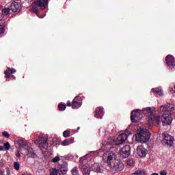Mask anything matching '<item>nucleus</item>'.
I'll list each match as a JSON object with an SVG mask.
<instances>
[{"label": "nucleus", "mask_w": 175, "mask_h": 175, "mask_svg": "<svg viewBox=\"0 0 175 175\" xmlns=\"http://www.w3.org/2000/svg\"><path fill=\"white\" fill-rule=\"evenodd\" d=\"M78 129H80V127H78Z\"/></svg>", "instance_id": "49"}, {"label": "nucleus", "mask_w": 175, "mask_h": 175, "mask_svg": "<svg viewBox=\"0 0 175 175\" xmlns=\"http://www.w3.org/2000/svg\"><path fill=\"white\" fill-rule=\"evenodd\" d=\"M16 157H17L18 158H20V157H21V154H20V152H17L16 153Z\"/></svg>", "instance_id": "40"}, {"label": "nucleus", "mask_w": 175, "mask_h": 175, "mask_svg": "<svg viewBox=\"0 0 175 175\" xmlns=\"http://www.w3.org/2000/svg\"><path fill=\"white\" fill-rule=\"evenodd\" d=\"M87 157H88V154L81 157L79 159V161L81 163L80 169L82 172L83 175H90V173H91V169L90 168V166L85 164L88 162Z\"/></svg>", "instance_id": "6"}, {"label": "nucleus", "mask_w": 175, "mask_h": 175, "mask_svg": "<svg viewBox=\"0 0 175 175\" xmlns=\"http://www.w3.org/2000/svg\"><path fill=\"white\" fill-rule=\"evenodd\" d=\"M0 174H2V171H1V172H0Z\"/></svg>", "instance_id": "48"}, {"label": "nucleus", "mask_w": 175, "mask_h": 175, "mask_svg": "<svg viewBox=\"0 0 175 175\" xmlns=\"http://www.w3.org/2000/svg\"><path fill=\"white\" fill-rule=\"evenodd\" d=\"M57 172H58L59 174H60V175L66 174V169H65L64 167H61L57 170Z\"/></svg>", "instance_id": "22"}, {"label": "nucleus", "mask_w": 175, "mask_h": 175, "mask_svg": "<svg viewBox=\"0 0 175 175\" xmlns=\"http://www.w3.org/2000/svg\"><path fill=\"white\" fill-rule=\"evenodd\" d=\"M7 175H10V170L9 168H7Z\"/></svg>", "instance_id": "45"}, {"label": "nucleus", "mask_w": 175, "mask_h": 175, "mask_svg": "<svg viewBox=\"0 0 175 175\" xmlns=\"http://www.w3.org/2000/svg\"><path fill=\"white\" fill-rule=\"evenodd\" d=\"M4 147L5 150H10V144H9V142H5L4 144Z\"/></svg>", "instance_id": "34"}, {"label": "nucleus", "mask_w": 175, "mask_h": 175, "mask_svg": "<svg viewBox=\"0 0 175 175\" xmlns=\"http://www.w3.org/2000/svg\"><path fill=\"white\" fill-rule=\"evenodd\" d=\"M18 144L19 147H27V142L24 140H19L18 142Z\"/></svg>", "instance_id": "25"}, {"label": "nucleus", "mask_w": 175, "mask_h": 175, "mask_svg": "<svg viewBox=\"0 0 175 175\" xmlns=\"http://www.w3.org/2000/svg\"><path fill=\"white\" fill-rule=\"evenodd\" d=\"M103 159L112 170H116L117 172L124 170V163H122V161L117 160V154L114 152L108 151L105 152L103 155Z\"/></svg>", "instance_id": "1"}, {"label": "nucleus", "mask_w": 175, "mask_h": 175, "mask_svg": "<svg viewBox=\"0 0 175 175\" xmlns=\"http://www.w3.org/2000/svg\"><path fill=\"white\" fill-rule=\"evenodd\" d=\"M165 62L167 66H169L170 68H174L175 66L174 57H173V56H172L171 55H169L165 57Z\"/></svg>", "instance_id": "12"}, {"label": "nucleus", "mask_w": 175, "mask_h": 175, "mask_svg": "<svg viewBox=\"0 0 175 175\" xmlns=\"http://www.w3.org/2000/svg\"><path fill=\"white\" fill-rule=\"evenodd\" d=\"M162 143L164 146H166V147H172L173 144H174V138H173L172 135L163 133Z\"/></svg>", "instance_id": "7"}, {"label": "nucleus", "mask_w": 175, "mask_h": 175, "mask_svg": "<svg viewBox=\"0 0 175 175\" xmlns=\"http://www.w3.org/2000/svg\"><path fill=\"white\" fill-rule=\"evenodd\" d=\"M5 32V28L0 27V33H3Z\"/></svg>", "instance_id": "39"}, {"label": "nucleus", "mask_w": 175, "mask_h": 175, "mask_svg": "<svg viewBox=\"0 0 175 175\" xmlns=\"http://www.w3.org/2000/svg\"><path fill=\"white\" fill-rule=\"evenodd\" d=\"M10 8H4L2 10V14H3V16H8V14H9V13H10Z\"/></svg>", "instance_id": "26"}, {"label": "nucleus", "mask_w": 175, "mask_h": 175, "mask_svg": "<svg viewBox=\"0 0 175 175\" xmlns=\"http://www.w3.org/2000/svg\"><path fill=\"white\" fill-rule=\"evenodd\" d=\"M43 1V3H44L45 5H47L49 3V0H42Z\"/></svg>", "instance_id": "43"}, {"label": "nucleus", "mask_w": 175, "mask_h": 175, "mask_svg": "<svg viewBox=\"0 0 175 175\" xmlns=\"http://www.w3.org/2000/svg\"><path fill=\"white\" fill-rule=\"evenodd\" d=\"M166 174H167V173L165 170L160 172V175H166Z\"/></svg>", "instance_id": "38"}, {"label": "nucleus", "mask_w": 175, "mask_h": 175, "mask_svg": "<svg viewBox=\"0 0 175 175\" xmlns=\"http://www.w3.org/2000/svg\"><path fill=\"white\" fill-rule=\"evenodd\" d=\"M11 74L16 73V69H10Z\"/></svg>", "instance_id": "42"}, {"label": "nucleus", "mask_w": 175, "mask_h": 175, "mask_svg": "<svg viewBox=\"0 0 175 175\" xmlns=\"http://www.w3.org/2000/svg\"><path fill=\"white\" fill-rule=\"evenodd\" d=\"M49 137L46 135H42L39 136V147L42 151H46L49 147V143H47Z\"/></svg>", "instance_id": "8"}, {"label": "nucleus", "mask_w": 175, "mask_h": 175, "mask_svg": "<svg viewBox=\"0 0 175 175\" xmlns=\"http://www.w3.org/2000/svg\"><path fill=\"white\" fill-rule=\"evenodd\" d=\"M27 156H29L30 158H36L38 157L36 153H35V151H33V149L31 148H28Z\"/></svg>", "instance_id": "18"}, {"label": "nucleus", "mask_w": 175, "mask_h": 175, "mask_svg": "<svg viewBox=\"0 0 175 175\" xmlns=\"http://www.w3.org/2000/svg\"><path fill=\"white\" fill-rule=\"evenodd\" d=\"M3 136H4V137H6L7 139H9L10 137V135L8 131L3 132Z\"/></svg>", "instance_id": "33"}, {"label": "nucleus", "mask_w": 175, "mask_h": 175, "mask_svg": "<svg viewBox=\"0 0 175 175\" xmlns=\"http://www.w3.org/2000/svg\"><path fill=\"white\" fill-rule=\"evenodd\" d=\"M151 175H159L158 173H152Z\"/></svg>", "instance_id": "47"}, {"label": "nucleus", "mask_w": 175, "mask_h": 175, "mask_svg": "<svg viewBox=\"0 0 175 175\" xmlns=\"http://www.w3.org/2000/svg\"><path fill=\"white\" fill-rule=\"evenodd\" d=\"M99 135L102 137H103V136H106V129H105V128L100 129V130H99Z\"/></svg>", "instance_id": "24"}, {"label": "nucleus", "mask_w": 175, "mask_h": 175, "mask_svg": "<svg viewBox=\"0 0 175 175\" xmlns=\"http://www.w3.org/2000/svg\"><path fill=\"white\" fill-rule=\"evenodd\" d=\"M92 169L97 173H100L102 172V168H100V164H99V163H94V165H92Z\"/></svg>", "instance_id": "17"}, {"label": "nucleus", "mask_w": 175, "mask_h": 175, "mask_svg": "<svg viewBox=\"0 0 175 175\" xmlns=\"http://www.w3.org/2000/svg\"><path fill=\"white\" fill-rule=\"evenodd\" d=\"M58 109L60 111H64L66 109V105L65 104H59Z\"/></svg>", "instance_id": "28"}, {"label": "nucleus", "mask_w": 175, "mask_h": 175, "mask_svg": "<svg viewBox=\"0 0 175 175\" xmlns=\"http://www.w3.org/2000/svg\"><path fill=\"white\" fill-rule=\"evenodd\" d=\"M59 161H61V158L59 156H56L52 159L53 163H57V162H59Z\"/></svg>", "instance_id": "31"}, {"label": "nucleus", "mask_w": 175, "mask_h": 175, "mask_svg": "<svg viewBox=\"0 0 175 175\" xmlns=\"http://www.w3.org/2000/svg\"><path fill=\"white\" fill-rule=\"evenodd\" d=\"M14 168L15 169V170L18 171L20 170V163H18V162L15 161L14 163Z\"/></svg>", "instance_id": "29"}, {"label": "nucleus", "mask_w": 175, "mask_h": 175, "mask_svg": "<svg viewBox=\"0 0 175 175\" xmlns=\"http://www.w3.org/2000/svg\"><path fill=\"white\" fill-rule=\"evenodd\" d=\"M152 92H154V95H157V96H162L163 95L162 90L159 88L152 89Z\"/></svg>", "instance_id": "19"}, {"label": "nucleus", "mask_w": 175, "mask_h": 175, "mask_svg": "<svg viewBox=\"0 0 175 175\" xmlns=\"http://www.w3.org/2000/svg\"><path fill=\"white\" fill-rule=\"evenodd\" d=\"M32 10L33 13H36V14H39V9H38L36 7L33 6Z\"/></svg>", "instance_id": "36"}, {"label": "nucleus", "mask_w": 175, "mask_h": 175, "mask_svg": "<svg viewBox=\"0 0 175 175\" xmlns=\"http://www.w3.org/2000/svg\"><path fill=\"white\" fill-rule=\"evenodd\" d=\"M170 92H172V93L175 92V85H171L170 86Z\"/></svg>", "instance_id": "35"}, {"label": "nucleus", "mask_w": 175, "mask_h": 175, "mask_svg": "<svg viewBox=\"0 0 175 175\" xmlns=\"http://www.w3.org/2000/svg\"><path fill=\"white\" fill-rule=\"evenodd\" d=\"M140 116H142L140 109H135L131 111V120L132 122H139L140 121Z\"/></svg>", "instance_id": "9"}, {"label": "nucleus", "mask_w": 175, "mask_h": 175, "mask_svg": "<svg viewBox=\"0 0 175 175\" xmlns=\"http://www.w3.org/2000/svg\"><path fill=\"white\" fill-rule=\"evenodd\" d=\"M126 163L128 166H133V165H135V160H133V159H129Z\"/></svg>", "instance_id": "27"}, {"label": "nucleus", "mask_w": 175, "mask_h": 175, "mask_svg": "<svg viewBox=\"0 0 175 175\" xmlns=\"http://www.w3.org/2000/svg\"><path fill=\"white\" fill-rule=\"evenodd\" d=\"M143 173H144V171L138 170L135 171L134 173H133L132 174L133 175H142V174H143Z\"/></svg>", "instance_id": "32"}, {"label": "nucleus", "mask_w": 175, "mask_h": 175, "mask_svg": "<svg viewBox=\"0 0 175 175\" xmlns=\"http://www.w3.org/2000/svg\"><path fill=\"white\" fill-rule=\"evenodd\" d=\"M103 114H105V112H103V107H100L96 109L95 114V117L96 118H102L103 117Z\"/></svg>", "instance_id": "15"}, {"label": "nucleus", "mask_w": 175, "mask_h": 175, "mask_svg": "<svg viewBox=\"0 0 175 175\" xmlns=\"http://www.w3.org/2000/svg\"><path fill=\"white\" fill-rule=\"evenodd\" d=\"M128 139V134L122 133L118 136L117 139L113 140V138L110 137L107 139V146H120V144H124V142Z\"/></svg>", "instance_id": "5"}, {"label": "nucleus", "mask_w": 175, "mask_h": 175, "mask_svg": "<svg viewBox=\"0 0 175 175\" xmlns=\"http://www.w3.org/2000/svg\"><path fill=\"white\" fill-rule=\"evenodd\" d=\"M71 173L72 175H81L80 173H79V168L77 167H75L72 169Z\"/></svg>", "instance_id": "21"}, {"label": "nucleus", "mask_w": 175, "mask_h": 175, "mask_svg": "<svg viewBox=\"0 0 175 175\" xmlns=\"http://www.w3.org/2000/svg\"><path fill=\"white\" fill-rule=\"evenodd\" d=\"M10 9L12 10V12H14V13L17 12L18 10H20V3L18 2L12 3Z\"/></svg>", "instance_id": "14"}, {"label": "nucleus", "mask_w": 175, "mask_h": 175, "mask_svg": "<svg viewBox=\"0 0 175 175\" xmlns=\"http://www.w3.org/2000/svg\"><path fill=\"white\" fill-rule=\"evenodd\" d=\"M160 111L163 113L161 117L163 125H170L173 121L170 112L174 111V106L172 104H168L166 106L162 105L160 107Z\"/></svg>", "instance_id": "2"}, {"label": "nucleus", "mask_w": 175, "mask_h": 175, "mask_svg": "<svg viewBox=\"0 0 175 175\" xmlns=\"http://www.w3.org/2000/svg\"><path fill=\"white\" fill-rule=\"evenodd\" d=\"M150 137H151V133L144 129H140L139 132L135 135V140L138 143H147Z\"/></svg>", "instance_id": "4"}, {"label": "nucleus", "mask_w": 175, "mask_h": 175, "mask_svg": "<svg viewBox=\"0 0 175 175\" xmlns=\"http://www.w3.org/2000/svg\"><path fill=\"white\" fill-rule=\"evenodd\" d=\"M5 77L6 79H9L10 78V76H12V72L10 71V68H8L5 71Z\"/></svg>", "instance_id": "23"}, {"label": "nucleus", "mask_w": 175, "mask_h": 175, "mask_svg": "<svg viewBox=\"0 0 175 175\" xmlns=\"http://www.w3.org/2000/svg\"><path fill=\"white\" fill-rule=\"evenodd\" d=\"M74 139L72 138L67 139L62 142V146H66L72 144Z\"/></svg>", "instance_id": "20"}, {"label": "nucleus", "mask_w": 175, "mask_h": 175, "mask_svg": "<svg viewBox=\"0 0 175 175\" xmlns=\"http://www.w3.org/2000/svg\"><path fill=\"white\" fill-rule=\"evenodd\" d=\"M67 106H68V107H70V106H72V103L70 100L67 102Z\"/></svg>", "instance_id": "41"}, {"label": "nucleus", "mask_w": 175, "mask_h": 175, "mask_svg": "<svg viewBox=\"0 0 175 175\" xmlns=\"http://www.w3.org/2000/svg\"><path fill=\"white\" fill-rule=\"evenodd\" d=\"M63 136H64V137H69L70 136V131L66 130L63 133Z\"/></svg>", "instance_id": "30"}, {"label": "nucleus", "mask_w": 175, "mask_h": 175, "mask_svg": "<svg viewBox=\"0 0 175 175\" xmlns=\"http://www.w3.org/2000/svg\"><path fill=\"white\" fill-rule=\"evenodd\" d=\"M81 98L79 96H75L72 100V109H79V107H81Z\"/></svg>", "instance_id": "11"}, {"label": "nucleus", "mask_w": 175, "mask_h": 175, "mask_svg": "<svg viewBox=\"0 0 175 175\" xmlns=\"http://www.w3.org/2000/svg\"><path fill=\"white\" fill-rule=\"evenodd\" d=\"M34 5L40 8L42 10H44L46 9V4L42 1V0H36L34 1Z\"/></svg>", "instance_id": "16"}, {"label": "nucleus", "mask_w": 175, "mask_h": 175, "mask_svg": "<svg viewBox=\"0 0 175 175\" xmlns=\"http://www.w3.org/2000/svg\"><path fill=\"white\" fill-rule=\"evenodd\" d=\"M101 148H102V150H105V144H103Z\"/></svg>", "instance_id": "46"}, {"label": "nucleus", "mask_w": 175, "mask_h": 175, "mask_svg": "<svg viewBox=\"0 0 175 175\" xmlns=\"http://www.w3.org/2000/svg\"><path fill=\"white\" fill-rule=\"evenodd\" d=\"M143 114L148 118V124L151 125L153 121H155L157 125L161 124V117L155 116V109H152L151 107H146L142 110Z\"/></svg>", "instance_id": "3"}, {"label": "nucleus", "mask_w": 175, "mask_h": 175, "mask_svg": "<svg viewBox=\"0 0 175 175\" xmlns=\"http://www.w3.org/2000/svg\"><path fill=\"white\" fill-rule=\"evenodd\" d=\"M137 153L139 157L142 158V157H146L147 155V150L143 146H139L137 148Z\"/></svg>", "instance_id": "13"}, {"label": "nucleus", "mask_w": 175, "mask_h": 175, "mask_svg": "<svg viewBox=\"0 0 175 175\" xmlns=\"http://www.w3.org/2000/svg\"><path fill=\"white\" fill-rule=\"evenodd\" d=\"M57 169L54 168V169L52 170L51 175H57Z\"/></svg>", "instance_id": "37"}, {"label": "nucleus", "mask_w": 175, "mask_h": 175, "mask_svg": "<svg viewBox=\"0 0 175 175\" xmlns=\"http://www.w3.org/2000/svg\"><path fill=\"white\" fill-rule=\"evenodd\" d=\"M5 150V148L2 146H0V151H4Z\"/></svg>", "instance_id": "44"}, {"label": "nucleus", "mask_w": 175, "mask_h": 175, "mask_svg": "<svg viewBox=\"0 0 175 175\" xmlns=\"http://www.w3.org/2000/svg\"><path fill=\"white\" fill-rule=\"evenodd\" d=\"M119 152L122 158H128L131 155V146L129 145L123 146Z\"/></svg>", "instance_id": "10"}]
</instances>
